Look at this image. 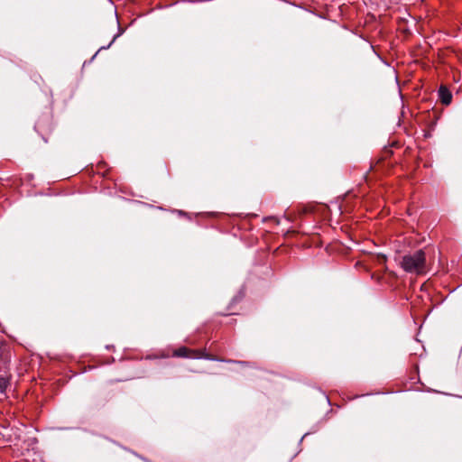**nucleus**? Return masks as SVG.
Wrapping results in <instances>:
<instances>
[{
  "instance_id": "obj_8",
  "label": "nucleus",
  "mask_w": 462,
  "mask_h": 462,
  "mask_svg": "<svg viewBox=\"0 0 462 462\" xmlns=\"http://www.w3.org/2000/svg\"><path fill=\"white\" fill-rule=\"evenodd\" d=\"M113 347H114V346H110V345H107V346H106V349H108V350H109V349H111V348H113Z\"/></svg>"
},
{
  "instance_id": "obj_7",
  "label": "nucleus",
  "mask_w": 462,
  "mask_h": 462,
  "mask_svg": "<svg viewBox=\"0 0 462 462\" xmlns=\"http://www.w3.org/2000/svg\"><path fill=\"white\" fill-rule=\"evenodd\" d=\"M377 258L380 263H383L386 261V257L383 254L378 255Z\"/></svg>"
},
{
  "instance_id": "obj_2",
  "label": "nucleus",
  "mask_w": 462,
  "mask_h": 462,
  "mask_svg": "<svg viewBox=\"0 0 462 462\" xmlns=\"http://www.w3.org/2000/svg\"><path fill=\"white\" fill-rule=\"evenodd\" d=\"M175 356L188 357V358H192V359H199V358L209 359V356L208 355H206L203 351L192 350L186 346H181V347L176 349Z\"/></svg>"
},
{
  "instance_id": "obj_6",
  "label": "nucleus",
  "mask_w": 462,
  "mask_h": 462,
  "mask_svg": "<svg viewBox=\"0 0 462 462\" xmlns=\"http://www.w3.org/2000/svg\"><path fill=\"white\" fill-rule=\"evenodd\" d=\"M4 351H5V345L3 344V342L0 341V360H2V358H3Z\"/></svg>"
},
{
  "instance_id": "obj_4",
  "label": "nucleus",
  "mask_w": 462,
  "mask_h": 462,
  "mask_svg": "<svg viewBox=\"0 0 462 462\" xmlns=\"http://www.w3.org/2000/svg\"><path fill=\"white\" fill-rule=\"evenodd\" d=\"M439 98L444 105H449L452 100V95L450 91L444 86H441L439 89Z\"/></svg>"
},
{
  "instance_id": "obj_3",
  "label": "nucleus",
  "mask_w": 462,
  "mask_h": 462,
  "mask_svg": "<svg viewBox=\"0 0 462 462\" xmlns=\"http://www.w3.org/2000/svg\"><path fill=\"white\" fill-rule=\"evenodd\" d=\"M116 23H117V26H118V31H117V33L115 34V36L113 37L112 41L106 45V46H101L98 51L93 55V57L91 58L90 61H92L96 56L97 55V53L103 50H107L109 49L112 44L116 42V40L120 37L124 32H125V29H123L121 26H120V23H119V20H118V17H117V14H116Z\"/></svg>"
},
{
  "instance_id": "obj_5",
  "label": "nucleus",
  "mask_w": 462,
  "mask_h": 462,
  "mask_svg": "<svg viewBox=\"0 0 462 462\" xmlns=\"http://www.w3.org/2000/svg\"><path fill=\"white\" fill-rule=\"evenodd\" d=\"M9 385V379L6 376L0 375V393H4Z\"/></svg>"
},
{
  "instance_id": "obj_1",
  "label": "nucleus",
  "mask_w": 462,
  "mask_h": 462,
  "mask_svg": "<svg viewBox=\"0 0 462 462\" xmlns=\"http://www.w3.org/2000/svg\"><path fill=\"white\" fill-rule=\"evenodd\" d=\"M426 257L423 250L402 257L401 265L408 273H421L425 269Z\"/></svg>"
}]
</instances>
